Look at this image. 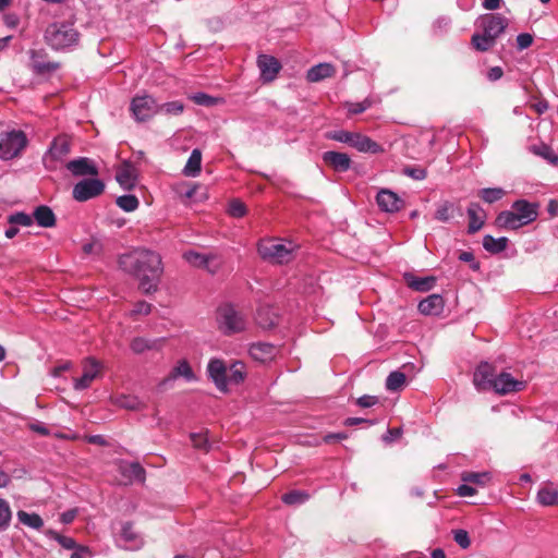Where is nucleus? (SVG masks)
<instances>
[{"instance_id":"f257e3e1","label":"nucleus","mask_w":558,"mask_h":558,"mask_svg":"<svg viewBox=\"0 0 558 558\" xmlns=\"http://www.w3.org/2000/svg\"><path fill=\"white\" fill-rule=\"evenodd\" d=\"M119 267L140 281V288L145 293L157 290L163 271L161 256L151 250L135 248L119 257Z\"/></svg>"},{"instance_id":"f03ea898","label":"nucleus","mask_w":558,"mask_h":558,"mask_svg":"<svg viewBox=\"0 0 558 558\" xmlns=\"http://www.w3.org/2000/svg\"><path fill=\"white\" fill-rule=\"evenodd\" d=\"M45 40L53 50H68L78 45L80 33L73 22L57 21L47 26Z\"/></svg>"},{"instance_id":"7ed1b4c3","label":"nucleus","mask_w":558,"mask_h":558,"mask_svg":"<svg viewBox=\"0 0 558 558\" xmlns=\"http://www.w3.org/2000/svg\"><path fill=\"white\" fill-rule=\"evenodd\" d=\"M507 25V19L499 14L482 16L480 26L483 29V34H474L472 36V45L478 51H487L494 46L496 38L504 33Z\"/></svg>"},{"instance_id":"20e7f679","label":"nucleus","mask_w":558,"mask_h":558,"mask_svg":"<svg viewBox=\"0 0 558 558\" xmlns=\"http://www.w3.org/2000/svg\"><path fill=\"white\" fill-rule=\"evenodd\" d=\"M296 245L276 239L262 240L258 243V253L263 259L274 264H286L293 259Z\"/></svg>"},{"instance_id":"39448f33","label":"nucleus","mask_w":558,"mask_h":558,"mask_svg":"<svg viewBox=\"0 0 558 558\" xmlns=\"http://www.w3.org/2000/svg\"><path fill=\"white\" fill-rule=\"evenodd\" d=\"M114 541L118 547L126 550H138L145 545L144 535L131 521H120L113 526Z\"/></svg>"},{"instance_id":"423d86ee","label":"nucleus","mask_w":558,"mask_h":558,"mask_svg":"<svg viewBox=\"0 0 558 558\" xmlns=\"http://www.w3.org/2000/svg\"><path fill=\"white\" fill-rule=\"evenodd\" d=\"M27 145V137L21 130L0 134V159L10 160L17 157Z\"/></svg>"},{"instance_id":"0eeeda50","label":"nucleus","mask_w":558,"mask_h":558,"mask_svg":"<svg viewBox=\"0 0 558 558\" xmlns=\"http://www.w3.org/2000/svg\"><path fill=\"white\" fill-rule=\"evenodd\" d=\"M217 322L226 335L243 331L247 323L245 316L232 305H223L218 310Z\"/></svg>"},{"instance_id":"6e6552de","label":"nucleus","mask_w":558,"mask_h":558,"mask_svg":"<svg viewBox=\"0 0 558 558\" xmlns=\"http://www.w3.org/2000/svg\"><path fill=\"white\" fill-rule=\"evenodd\" d=\"M71 150L70 138L66 135L57 136L48 151L44 155L43 161L47 169H54L56 161L62 160Z\"/></svg>"},{"instance_id":"1a4fd4ad","label":"nucleus","mask_w":558,"mask_h":558,"mask_svg":"<svg viewBox=\"0 0 558 558\" xmlns=\"http://www.w3.org/2000/svg\"><path fill=\"white\" fill-rule=\"evenodd\" d=\"M131 111L136 121H146L158 112V104L149 95L135 96L131 102Z\"/></svg>"},{"instance_id":"9d476101","label":"nucleus","mask_w":558,"mask_h":558,"mask_svg":"<svg viewBox=\"0 0 558 558\" xmlns=\"http://www.w3.org/2000/svg\"><path fill=\"white\" fill-rule=\"evenodd\" d=\"M105 184L99 179H85L77 182L73 187V198L77 202H86L100 195Z\"/></svg>"},{"instance_id":"9b49d317","label":"nucleus","mask_w":558,"mask_h":558,"mask_svg":"<svg viewBox=\"0 0 558 558\" xmlns=\"http://www.w3.org/2000/svg\"><path fill=\"white\" fill-rule=\"evenodd\" d=\"M101 364L93 357H88L83 363V374L75 378L73 388L75 390H84L92 386L93 381L101 374Z\"/></svg>"},{"instance_id":"f8f14e48","label":"nucleus","mask_w":558,"mask_h":558,"mask_svg":"<svg viewBox=\"0 0 558 558\" xmlns=\"http://www.w3.org/2000/svg\"><path fill=\"white\" fill-rule=\"evenodd\" d=\"M524 387L525 383L523 380L515 379L510 373L501 372L496 375L490 390H494L498 395H508L521 391Z\"/></svg>"},{"instance_id":"ddd939ff","label":"nucleus","mask_w":558,"mask_h":558,"mask_svg":"<svg viewBox=\"0 0 558 558\" xmlns=\"http://www.w3.org/2000/svg\"><path fill=\"white\" fill-rule=\"evenodd\" d=\"M495 377V367L488 362H482L474 372L473 384L478 391L490 390Z\"/></svg>"},{"instance_id":"4468645a","label":"nucleus","mask_w":558,"mask_h":558,"mask_svg":"<svg viewBox=\"0 0 558 558\" xmlns=\"http://www.w3.org/2000/svg\"><path fill=\"white\" fill-rule=\"evenodd\" d=\"M183 258L194 267H202L209 272L215 274L219 266L220 260L215 255H205L195 251H187L183 254Z\"/></svg>"},{"instance_id":"2eb2a0df","label":"nucleus","mask_w":558,"mask_h":558,"mask_svg":"<svg viewBox=\"0 0 558 558\" xmlns=\"http://www.w3.org/2000/svg\"><path fill=\"white\" fill-rule=\"evenodd\" d=\"M207 372L209 377L215 383L216 387L220 391H227L228 388V380H227V373L228 368L222 360L219 359H213L209 361L207 365Z\"/></svg>"},{"instance_id":"dca6fc26","label":"nucleus","mask_w":558,"mask_h":558,"mask_svg":"<svg viewBox=\"0 0 558 558\" xmlns=\"http://www.w3.org/2000/svg\"><path fill=\"white\" fill-rule=\"evenodd\" d=\"M257 66L260 71V77L265 82L274 81L281 69L280 62L275 57L268 54L258 56Z\"/></svg>"},{"instance_id":"f3484780","label":"nucleus","mask_w":558,"mask_h":558,"mask_svg":"<svg viewBox=\"0 0 558 558\" xmlns=\"http://www.w3.org/2000/svg\"><path fill=\"white\" fill-rule=\"evenodd\" d=\"M376 201L379 208L386 213H397L404 205V202L390 190L379 191L377 193Z\"/></svg>"},{"instance_id":"a211bd4d","label":"nucleus","mask_w":558,"mask_h":558,"mask_svg":"<svg viewBox=\"0 0 558 558\" xmlns=\"http://www.w3.org/2000/svg\"><path fill=\"white\" fill-rule=\"evenodd\" d=\"M66 169L74 175V177H84V175H97L98 169L94 165V162L86 158V157H80L76 159H73L66 163Z\"/></svg>"},{"instance_id":"6ab92c4d","label":"nucleus","mask_w":558,"mask_h":558,"mask_svg":"<svg viewBox=\"0 0 558 558\" xmlns=\"http://www.w3.org/2000/svg\"><path fill=\"white\" fill-rule=\"evenodd\" d=\"M116 179L124 190H131L136 183L137 169L133 163L124 161L117 169Z\"/></svg>"},{"instance_id":"aec40b11","label":"nucleus","mask_w":558,"mask_h":558,"mask_svg":"<svg viewBox=\"0 0 558 558\" xmlns=\"http://www.w3.org/2000/svg\"><path fill=\"white\" fill-rule=\"evenodd\" d=\"M277 353V348L271 343L257 342L253 343L250 348V355L252 356V359L260 363H267L272 361Z\"/></svg>"},{"instance_id":"412c9836","label":"nucleus","mask_w":558,"mask_h":558,"mask_svg":"<svg viewBox=\"0 0 558 558\" xmlns=\"http://www.w3.org/2000/svg\"><path fill=\"white\" fill-rule=\"evenodd\" d=\"M323 160L327 166H329L330 168L338 172H344L349 170L351 167V159L344 153L331 150L325 151L323 154Z\"/></svg>"},{"instance_id":"4be33fe9","label":"nucleus","mask_w":558,"mask_h":558,"mask_svg":"<svg viewBox=\"0 0 558 558\" xmlns=\"http://www.w3.org/2000/svg\"><path fill=\"white\" fill-rule=\"evenodd\" d=\"M356 150L361 153L380 154L384 153L381 145L373 141L371 137L361 133H355L351 144Z\"/></svg>"},{"instance_id":"5701e85b","label":"nucleus","mask_w":558,"mask_h":558,"mask_svg":"<svg viewBox=\"0 0 558 558\" xmlns=\"http://www.w3.org/2000/svg\"><path fill=\"white\" fill-rule=\"evenodd\" d=\"M512 209H514L515 214L519 215L522 222L525 225L531 223L537 217V206L524 199L514 202Z\"/></svg>"},{"instance_id":"b1692460","label":"nucleus","mask_w":558,"mask_h":558,"mask_svg":"<svg viewBox=\"0 0 558 558\" xmlns=\"http://www.w3.org/2000/svg\"><path fill=\"white\" fill-rule=\"evenodd\" d=\"M111 402L119 408L131 411H140L146 407L138 397L124 393L112 396Z\"/></svg>"},{"instance_id":"393cba45","label":"nucleus","mask_w":558,"mask_h":558,"mask_svg":"<svg viewBox=\"0 0 558 558\" xmlns=\"http://www.w3.org/2000/svg\"><path fill=\"white\" fill-rule=\"evenodd\" d=\"M178 377H183L187 381L195 379V375L186 360L179 361L178 364L172 368L169 376L162 380L161 385L166 386Z\"/></svg>"},{"instance_id":"a878e982","label":"nucleus","mask_w":558,"mask_h":558,"mask_svg":"<svg viewBox=\"0 0 558 558\" xmlns=\"http://www.w3.org/2000/svg\"><path fill=\"white\" fill-rule=\"evenodd\" d=\"M444 308V300L439 294H430L418 303V311L424 315H437Z\"/></svg>"},{"instance_id":"bb28decb","label":"nucleus","mask_w":558,"mask_h":558,"mask_svg":"<svg viewBox=\"0 0 558 558\" xmlns=\"http://www.w3.org/2000/svg\"><path fill=\"white\" fill-rule=\"evenodd\" d=\"M163 339H146L143 337L134 338L131 343V350L136 354H142L149 350H159L162 347Z\"/></svg>"},{"instance_id":"cd10ccee","label":"nucleus","mask_w":558,"mask_h":558,"mask_svg":"<svg viewBox=\"0 0 558 558\" xmlns=\"http://www.w3.org/2000/svg\"><path fill=\"white\" fill-rule=\"evenodd\" d=\"M468 216L469 233L477 232L484 225L485 213L483 208L478 204L472 203L468 208Z\"/></svg>"},{"instance_id":"c85d7f7f","label":"nucleus","mask_w":558,"mask_h":558,"mask_svg":"<svg viewBox=\"0 0 558 558\" xmlns=\"http://www.w3.org/2000/svg\"><path fill=\"white\" fill-rule=\"evenodd\" d=\"M496 222L499 227L510 230H517L523 226H526L522 222L519 215L515 214L514 209L501 211L498 215Z\"/></svg>"},{"instance_id":"c756f323","label":"nucleus","mask_w":558,"mask_h":558,"mask_svg":"<svg viewBox=\"0 0 558 558\" xmlns=\"http://www.w3.org/2000/svg\"><path fill=\"white\" fill-rule=\"evenodd\" d=\"M33 218L37 225L43 228H51L56 225V216L50 207L41 205L38 206L33 214Z\"/></svg>"},{"instance_id":"7c9ffc66","label":"nucleus","mask_w":558,"mask_h":558,"mask_svg":"<svg viewBox=\"0 0 558 558\" xmlns=\"http://www.w3.org/2000/svg\"><path fill=\"white\" fill-rule=\"evenodd\" d=\"M335 73V69L329 63H319L317 65L312 66L306 74V78L308 82H319L324 78L332 76Z\"/></svg>"},{"instance_id":"2f4dec72","label":"nucleus","mask_w":558,"mask_h":558,"mask_svg":"<svg viewBox=\"0 0 558 558\" xmlns=\"http://www.w3.org/2000/svg\"><path fill=\"white\" fill-rule=\"evenodd\" d=\"M202 168V153L195 148L192 150L187 162L183 169V173L186 177L195 178L199 174Z\"/></svg>"},{"instance_id":"473e14b6","label":"nucleus","mask_w":558,"mask_h":558,"mask_svg":"<svg viewBox=\"0 0 558 558\" xmlns=\"http://www.w3.org/2000/svg\"><path fill=\"white\" fill-rule=\"evenodd\" d=\"M537 501L543 506L558 505V489L551 484L542 486L537 493Z\"/></svg>"},{"instance_id":"72a5a7b5","label":"nucleus","mask_w":558,"mask_h":558,"mask_svg":"<svg viewBox=\"0 0 558 558\" xmlns=\"http://www.w3.org/2000/svg\"><path fill=\"white\" fill-rule=\"evenodd\" d=\"M461 480L464 483H470L478 487H485L492 480L489 472H462Z\"/></svg>"},{"instance_id":"f704fd0d","label":"nucleus","mask_w":558,"mask_h":558,"mask_svg":"<svg viewBox=\"0 0 558 558\" xmlns=\"http://www.w3.org/2000/svg\"><path fill=\"white\" fill-rule=\"evenodd\" d=\"M407 282L410 288L416 291L426 292L435 286L436 279L434 277H414L407 276Z\"/></svg>"},{"instance_id":"c9c22d12","label":"nucleus","mask_w":558,"mask_h":558,"mask_svg":"<svg viewBox=\"0 0 558 558\" xmlns=\"http://www.w3.org/2000/svg\"><path fill=\"white\" fill-rule=\"evenodd\" d=\"M246 371L244 363L236 361L230 365L227 373L228 385H239L245 378Z\"/></svg>"},{"instance_id":"e433bc0d","label":"nucleus","mask_w":558,"mask_h":558,"mask_svg":"<svg viewBox=\"0 0 558 558\" xmlns=\"http://www.w3.org/2000/svg\"><path fill=\"white\" fill-rule=\"evenodd\" d=\"M508 245V239L505 236L495 239L494 236L487 234L483 238V246L484 248L493 254L500 253L506 250Z\"/></svg>"},{"instance_id":"4c0bfd02","label":"nucleus","mask_w":558,"mask_h":558,"mask_svg":"<svg viewBox=\"0 0 558 558\" xmlns=\"http://www.w3.org/2000/svg\"><path fill=\"white\" fill-rule=\"evenodd\" d=\"M17 520L34 530H40L44 526V520L37 513H29L24 510H20L16 513Z\"/></svg>"},{"instance_id":"58836bf2","label":"nucleus","mask_w":558,"mask_h":558,"mask_svg":"<svg viewBox=\"0 0 558 558\" xmlns=\"http://www.w3.org/2000/svg\"><path fill=\"white\" fill-rule=\"evenodd\" d=\"M405 375L402 372H391L386 379V388L389 391H398L405 385Z\"/></svg>"},{"instance_id":"ea45409f","label":"nucleus","mask_w":558,"mask_h":558,"mask_svg":"<svg viewBox=\"0 0 558 558\" xmlns=\"http://www.w3.org/2000/svg\"><path fill=\"white\" fill-rule=\"evenodd\" d=\"M310 495L304 490H291L284 494L281 499L286 505L299 506L307 501Z\"/></svg>"},{"instance_id":"a19ab883","label":"nucleus","mask_w":558,"mask_h":558,"mask_svg":"<svg viewBox=\"0 0 558 558\" xmlns=\"http://www.w3.org/2000/svg\"><path fill=\"white\" fill-rule=\"evenodd\" d=\"M506 194L505 190H502L501 187H487V189H482L478 193L480 197L488 203V204H493L499 199H501L504 197V195Z\"/></svg>"},{"instance_id":"79ce46f5","label":"nucleus","mask_w":558,"mask_h":558,"mask_svg":"<svg viewBox=\"0 0 558 558\" xmlns=\"http://www.w3.org/2000/svg\"><path fill=\"white\" fill-rule=\"evenodd\" d=\"M191 441L193 446L197 449L208 451L211 448V445L208 439V432L202 430L198 433L191 434Z\"/></svg>"},{"instance_id":"37998d69","label":"nucleus","mask_w":558,"mask_h":558,"mask_svg":"<svg viewBox=\"0 0 558 558\" xmlns=\"http://www.w3.org/2000/svg\"><path fill=\"white\" fill-rule=\"evenodd\" d=\"M117 205L124 211L131 213L138 207L140 202L135 195H122L117 198Z\"/></svg>"},{"instance_id":"c03bdc74","label":"nucleus","mask_w":558,"mask_h":558,"mask_svg":"<svg viewBox=\"0 0 558 558\" xmlns=\"http://www.w3.org/2000/svg\"><path fill=\"white\" fill-rule=\"evenodd\" d=\"M533 153L545 160L549 161L551 165H558V156L555 151L547 145L533 146Z\"/></svg>"},{"instance_id":"a18cd8bd","label":"nucleus","mask_w":558,"mask_h":558,"mask_svg":"<svg viewBox=\"0 0 558 558\" xmlns=\"http://www.w3.org/2000/svg\"><path fill=\"white\" fill-rule=\"evenodd\" d=\"M12 518V511L7 500L0 499V531L9 527Z\"/></svg>"},{"instance_id":"49530a36","label":"nucleus","mask_w":558,"mask_h":558,"mask_svg":"<svg viewBox=\"0 0 558 558\" xmlns=\"http://www.w3.org/2000/svg\"><path fill=\"white\" fill-rule=\"evenodd\" d=\"M123 472L131 481L143 482L145 478V471L138 463H130L125 465Z\"/></svg>"},{"instance_id":"de8ad7c7","label":"nucleus","mask_w":558,"mask_h":558,"mask_svg":"<svg viewBox=\"0 0 558 558\" xmlns=\"http://www.w3.org/2000/svg\"><path fill=\"white\" fill-rule=\"evenodd\" d=\"M8 222L14 226L29 227L33 225V217L23 211L14 213L8 217Z\"/></svg>"},{"instance_id":"09e8293b","label":"nucleus","mask_w":558,"mask_h":558,"mask_svg":"<svg viewBox=\"0 0 558 558\" xmlns=\"http://www.w3.org/2000/svg\"><path fill=\"white\" fill-rule=\"evenodd\" d=\"M184 106L180 101H170L158 105V112L178 116L183 112Z\"/></svg>"},{"instance_id":"8fccbe9b","label":"nucleus","mask_w":558,"mask_h":558,"mask_svg":"<svg viewBox=\"0 0 558 558\" xmlns=\"http://www.w3.org/2000/svg\"><path fill=\"white\" fill-rule=\"evenodd\" d=\"M49 537L56 539L65 549H75L76 542L72 537L63 536L56 531L49 530L46 533Z\"/></svg>"},{"instance_id":"3c124183","label":"nucleus","mask_w":558,"mask_h":558,"mask_svg":"<svg viewBox=\"0 0 558 558\" xmlns=\"http://www.w3.org/2000/svg\"><path fill=\"white\" fill-rule=\"evenodd\" d=\"M354 134V132L341 130L328 133L327 137L340 143L349 144L351 146Z\"/></svg>"},{"instance_id":"603ef678","label":"nucleus","mask_w":558,"mask_h":558,"mask_svg":"<svg viewBox=\"0 0 558 558\" xmlns=\"http://www.w3.org/2000/svg\"><path fill=\"white\" fill-rule=\"evenodd\" d=\"M228 213L234 218H241L246 214V207L241 201L233 199L229 204Z\"/></svg>"},{"instance_id":"864d4df0","label":"nucleus","mask_w":558,"mask_h":558,"mask_svg":"<svg viewBox=\"0 0 558 558\" xmlns=\"http://www.w3.org/2000/svg\"><path fill=\"white\" fill-rule=\"evenodd\" d=\"M452 207V204L448 202L441 204L435 213V218L442 222L449 221L451 218Z\"/></svg>"},{"instance_id":"5fc2aeb1","label":"nucleus","mask_w":558,"mask_h":558,"mask_svg":"<svg viewBox=\"0 0 558 558\" xmlns=\"http://www.w3.org/2000/svg\"><path fill=\"white\" fill-rule=\"evenodd\" d=\"M372 106V101L369 99H364L360 102H349L347 104V108L349 113L359 114L367 110Z\"/></svg>"},{"instance_id":"6e6d98bb","label":"nucleus","mask_w":558,"mask_h":558,"mask_svg":"<svg viewBox=\"0 0 558 558\" xmlns=\"http://www.w3.org/2000/svg\"><path fill=\"white\" fill-rule=\"evenodd\" d=\"M33 66L37 73L45 74L56 71L59 68V64L54 62L34 61Z\"/></svg>"},{"instance_id":"4d7b16f0","label":"nucleus","mask_w":558,"mask_h":558,"mask_svg":"<svg viewBox=\"0 0 558 558\" xmlns=\"http://www.w3.org/2000/svg\"><path fill=\"white\" fill-rule=\"evenodd\" d=\"M453 538L456 543L463 549H466L471 545L469 533L465 530L453 531Z\"/></svg>"},{"instance_id":"13d9d810","label":"nucleus","mask_w":558,"mask_h":558,"mask_svg":"<svg viewBox=\"0 0 558 558\" xmlns=\"http://www.w3.org/2000/svg\"><path fill=\"white\" fill-rule=\"evenodd\" d=\"M191 99L195 104L201 105V106H206V107H209V106H213L216 104L215 98H213L211 96H209L205 93H196L191 97Z\"/></svg>"},{"instance_id":"bf43d9fd","label":"nucleus","mask_w":558,"mask_h":558,"mask_svg":"<svg viewBox=\"0 0 558 558\" xmlns=\"http://www.w3.org/2000/svg\"><path fill=\"white\" fill-rule=\"evenodd\" d=\"M403 173L415 180H423L426 178V171L423 168L407 167L403 169Z\"/></svg>"},{"instance_id":"052dcab7","label":"nucleus","mask_w":558,"mask_h":558,"mask_svg":"<svg viewBox=\"0 0 558 558\" xmlns=\"http://www.w3.org/2000/svg\"><path fill=\"white\" fill-rule=\"evenodd\" d=\"M151 311V305L145 301H140L134 305L131 315H148Z\"/></svg>"},{"instance_id":"680f3d73","label":"nucleus","mask_w":558,"mask_h":558,"mask_svg":"<svg viewBox=\"0 0 558 558\" xmlns=\"http://www.w3.org/2000/svg\"><path fill=\"white\" fill-rule=\"evenodd\" d=\"M379 402L378 397L364 395L356 400V404L361 408H371Z\"/></svg>"},{"instance_id":"e2e57ef3","label":"nucleus","mask_w":558,"mask_h":558,"mask_svg":"<svg viewBox=\"0 0 558 558\" xmlns=\"http://www.w3.org/2000/svg\"><path fill=\"white\" fill-rule=\"evenodd\" d=\"M533 43V37L527 33L519 34L517 37V44L519 49H526Z\"/></svg>"},{"instance_id":"0e129e2a","label":"nucleus","mask_w":558,"mask_h":558,"mask_svg":"<svg viewBox=\"0 0 558 558\" xmlns=\"http://www.w3.org/2000/svg\"><path fill=\"white\" fill-rule=\"evenodd\" d=\"M477 493L476 488L470 485V483H464L457 488V494L461 497H471Z\"/></svg>"},{"instance_id":"69168bd1","label":"nucleus","mask_w":558,"mask_h":558,"mask_svg":"<svg viewBox=\"0 0 558 558\" xmlns=\"http://www.w3.org/2000/svg\"><path fill=\"white\" fill-rule=\"evenodd\" d=\"M401 433L402 432L400 428H390L383 436V440L387 444L392 442L393 440L398 439L401 436Z\"/></svg>"},{"instance_id":"338daca9","label":"nucleus","mask_w":558,"mask_h":558,"mask_svg":"<svg viewBox=\"0 0 558 558\" xmlns=\"http://www.w3.org/2000/svg\"><path fill=\"white\" fill-rule=\"evenodd\" d=\"M348 435L345 433H330L324 436V441L326 444H331L333 441L347 439Z\"/></svg>"},{"instance_id":"774afa93","label":"nucleus","mask_w":558,"mask_h":558,"mask_svg":"<svg viewBox=\"0 0 558 558\" xmlns=\"http://www.w3.org/2000/svg\"><path fill=\"white\" fill-rule=\"evenodd\" d=\"M502 74H504V71L500 66H494V68L489 69V71L487 73V77L489 81L495 82V81H498L499 78H501Z\"/></svg>"}]
</instances>
